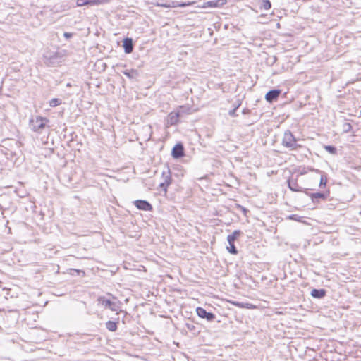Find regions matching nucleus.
Masks as SVG:
<instances>
[{
    "instance_id": "33",
    "label": "nucleus",
    "mask_w": 361,
    "mask_h": 361,
    "mask_svg": "<svg viewBox=\"0 0 361 361\" xmlns=\"http://www.w3.org/2000/svg\"><path fill=\"white\" fill-rule=\"evenodd\" d=\"M276 61V57L274 56V61Z\"/></svg>"
},
{
    "instance_id": "3",
    "label": "nucleus",
    "mask_w": 361,
    "mask_h": 361,
    "mask_svg": "<svg viewBox=\"0 0 361 361\" xmlns=\"http://www.w3.org/2000/svg\"><path fill=\"white\" fill-rule=\"evenodd\" d=\"M161 180L162 181L159 184V188L166 193L167 192V188L172 182L171 173L168 166L162 171Z\"/></svg>"
},
{
    "instance_id": "12",
    "label": "nucleus",
    "mask_w": 361,
    "mask_h": 361,
    "mask_svg": "<svg viewBox=\"0 0 361 361\" xmlns=\"http://www.w3.org/2000/svg\"><path fill=\"white\" fill-rule=\"evenodd\" d=\"M193 4L194 2L192 1L180 2L178 1H170L168 2V6H169V8L185 7Z\"/></svg>"
},
{
    "instance_id": "24",
    "label": "nucleus",
    "mask_w": 361,
    "mask_h": 361,
    "mask_svg": "<svg viewBox=\"0 0 361 361\" xmlns=\"http://www.w3.org/2000/svg\"><path fill=\"white\" fill-rule=\"evenodd\" d=\"M76 4L78 6H87V0H77Z\"/></svg>"
},
{
    "instance_id": "9",
    "label": "nucleus",
    "mask_w": 361,
    "mask_h": 361,
    "mask_svg": "<svg viewBox=\"0 0 361 361\" xmlns=\"http://www.w3.org/2000/svg\"><path fill=\"white\" fill-rule=\"evenodd\" d=\"M281 94V90H269L265 95V99L267 102L271 103L274 101H276Z\"/></svg>"
},
{
    "instance_id": "22",
    "label": "nucleus",
    "mask_w": 361,
    "mask_h": 361,
    "mask_svg": "<svg viewBox=\"0 0 361 361\" xmlns=\"http://www.w3.org/2000/svg\"><path fill=\"white\" fill-rule=\"evenodd\" d=\"M327 183V178L326 175H322L319 182V187H325Z\"/></svg>"
},
{
    "instance_id": "28",
    "label": "nucleus",
    "mask_w": 361,
    "mask_h": 361,
    "mask_svg": "<svg viewBox=\"0 0 361 361\" xmlns=\"http://www.w3.org/2000/svg\"><path fill=\"white\" fill-rule=\"evenodd\" d=\"M299 218L300 216H298V215L296 214H291L288 216V219H291V220H295V221H299Z\"/></svg>"
},
{
    "instance_id": "23",
    "label": "nucleus",
    "mask_w": 361,
    "mask_h": 361,
    "mask_svg": "<svg viewBox=\"0 0 361 361\" xmlns=\"http://www.w3.org/2000/svg\"><path fill=\"white\" fill-rule=\"evenodd\" d=\"M60 100L59 99H52L50 102H49V104L52 107H54V106H58L59 104H60Z\"/></svg>"
},
{
    "instance_id": "26",
    "label": "nucleus",
    "mask_w": 361,
    "mask_h": 361,
    "mask_svg": "<svg viewBox=\"0 0 361 361\" xmlns=\"http://www.w3.org/2000/svg\"><path fill=\"white\" fill-rule=\"evenodd\" d=\"M240 104L237 105L232 110H230L229 112H228V114L231 116H236V111L238 109V108L239 107Z\"/></svg>"
},
{
    "instance_id": "5",
    "label": "nucleus",
    "mask_w": 361,
    "mask_h": 361,
    "mask_svg": "<svg viewBox=\"0 0 361 361\" xmlns=\"http://www.w3.org/2000/svg\"><path fill=\"white\" fill-rule=\"evenodd\" d=\"M98 304L104 306L105 308H109L112 311H117L120 306L119 305L104 296H99L97 299Z\"/></svg>"
},
{
    "instance_id": "16",
    "label": "nucleus",
    "mask_w": 361,
    "mask_h": 361,
    "mask_svg": "<svg viewBox=\"0 0 361 361\" xmlns=\"http://www.w3.org/2000/svg\"><path fill=\"white\" fill-rule=\"evenodd\" d=\"M123 74L127 76L130 79H133L139 75L138 71L135 69L124 70L122 71Z\"/></svg>"
},
{
    "instance_id": "27",
    "label": "nucleus",
    "mask_w": 361,
    "mask_h": 361,
    "mask_svg": "<svg viewBox=\"0 0 361 361\" xmlns=\"http://www.w3.org/2000/svg\"><path fill=\"white\" fill-rule=\"evenodd\" d=\"M185 326L187 327V329L190 331H193L195 329V326L194 324H190V323H186L185 324Z\"/></svg>"
},
{
    "instance_id": "29",
    "label": "nucleus",
    "mask_w": 361,
    "mask_h": 361,
    "mask_svg": "<svg viewBox=\"0 0 361 361\" xmlns=\"http://www.w3.org/2000/svg\"><path fill=\"white\" fill-rule=\"evenodd\" d=\"M238 207H239V208L240 209V210L243 212V214H244L245 215H246V214H247V212H248V210H247L246 208H245L244 207L240 206V205H238Z\"/></svg>"
},
{
    "instance_id": "25",
    "label": "nucleus",
    "mask_w": 361,
    "mask_h": 361,
    "mask_svg": "<svg viewBox=\"0 0 361 361\" xmlns=\"http://www.w3.org/2000/svg\"><path fill=\"white\" fill-rule=\"evenodd\" d=\"M351 128H352V126L349 123H345L343 124V130L345 132H346V133L349 132L351 130Z\"/></svg>"
},
{
    "instance_id": "19",
    "label": "nucleus",
    "mask_w": 361,
    "mask_h": 361,
    "mask_svg": "<svg viewBox=\"0 0 361 361\" xmlns=\"http://www.w3.org/2000/svg\"><path fill=\"white\" fill-rule=\"evenodd\" d=\"M271 7V4L269 0H261L259 1V8L260 9H264V10H269Z\"/></svg>"
},
{
    "instance_id": "6",
    "label": "nucleus",
    "mask_w": 361,
    "mask_h": 361,
    "mask_svg": "<svg viewBox=\"0 0 361 361\" xmlns=\"http://www.w3.org/2000/svg\"><path fill=\"white\" fill-rule=\"evenodd\" d=\"M196 312L200 318L206 319L208 322H212L216 318L214 314L207 312L206 310L200 307L196 308Z\"/></svg>"
},
{
    "instance_id": "30",
    "label": "nucleus",
    "mask_w": 361,
    "mask_h": 361,
    "mask_svg": "<svg viewBox=\"0 0 361 361\" xmlns=\"http://www.w3.org/2000/svg\"><path fill=\"white\" fill-rule=\"evenodd\" d=\"M72 33H70V32H65L63 34V36L66 38V39H68V38H71L72 37Z\"/></svg>"
},
{
    "instance_id": "11",
    "label": "nucleus",
    "mask_w": 361,
    "mask_h": 361,
    "mask_svg": "<svg viewBox=\"0 0 361 361\" xmlns=\"http://www.w3.org/2000/svg\"><path fill=\"white\" fill-rule=\"evenodd\" d=\"M326 295V290L324 288L316 289L314 288L311 290L310 295L317 299H322Z\"/></svg>"
},
{
    "instance_id": "17",
    "label": "nucleus",
    "mask_w": 361,
    "mask_h": 361,
    "mask_svg": "<svg viewBox=\"0 0 361 361\" xmlns=\"http://www.w3.org/2000/svg\"><path fill=\"white\" fill-rule=\"evenodd\" d=\"M118 322L108 321L106 322V328L110 331H116L117 330Z\"/></svg>"
},
{
    "instance_id": "31",
    "label": "nucleus",
    "mask_w": 361,
    "mask_h": 361,
    "mask_svg": "<svg viewBox=\"0 0 361 361\" xmlns=\"http://www.w3.org/2000/svg\"><path fill=\"white\" fill-rule=\"evenodd\" d=\"M161 6L164 8H169V6H168V3L161 4Z\"/></svg>"
},
{
    "instance_id": "10",
    "label": "nucleus",
    "mask_w": 361,
    "mask_h": 361,
    "mask_svg": "<svg viewBox=\"0 0 361 361\" xmlns=\"http://www.w3.org/2000/svg\"><path fill=\"white\" fill-rule=\"evenodd\" d=\"M123 47L126 54H130L133 51V42L131 38H126L123 41Z\"/></svg>"
},
{
    "instance_id": "13",
    "label": "nucleus",
    "mask_w": 361,
    "mask_h": 361,
    "mask_svg": "<svg viewBox=\"0 0 361 361\" xmlns=\"http://www.w3.org/2000/svg\"><path fill=\"white\" fill-rule=\"evenodd\" d=\"M306 194L311 197V200L314 203L318 202L319 199L325 200L326 198V194L324 192H315V193L306 192Z\"/></svg>"
},
{
    "instance_id": "21",
    "label": "nucleus",
    "mask_w": 361,
    "mask_h": 361,
    "mask_svg": "<svg viewBox=\"0 0 361 361\" xmlns=\"http://www.w3.org/2000/svg\"><path fill=\"white\" fill-rule=\"evenodd\" d=\"M324 148L331 154H336L337 152V149L333 145H324Z\"/></svg>"
},
{
    "instance_id": "32",
    "label": "nucleus",
    "mask_w": 361,
    "mask_h": 361,
    "mask_svg": "<svg viewBox=\"0 0 361 361\" xmlns=\"http://www.w3.org/2000/svg\"><path fill=\"white\" fill-rule=\"evenodd\" d=\"M236 305L239 307H244V305L243 304L237 303Z\"/></svg>"
},
{
    "instance_id": "1",
    "label": "nucleus",
    "mask_w": 361,
    "mask_h": 361,
    "mask_svg": "<svg viewBox=\"0 0 361 361\" xmlns=\"http://www.w3.org/2000/svg\"><path fill=\"white\" fill-rule=\"evenodd\" d=\"M282 145L290 150L297 149L300 147V145L298 144L297 139L289 130H286L283 134Z\"/></svg>"
},
{
    "instance_id": "15",
    "label": "nucleus",
    "mask_w": 361,
    "mask_h": 361,
    "mask_svg": "<svg viewBox=\"0 0 361 361\" xmlns=\"http://www.w3.org/2000/svg\"><path fill=\"white\" fill-rule=\"evenodd\" d=\"M288 186L289 189L293 192H301L302 188L300 187L296 180H288Z\"/></svg>"
},
{
    "instance_id": "8",
    "label": "nucleus",
    "mask_w": 361,
    "mask_h": 361,
    "mask_svg": "<svg viewBox=\"0 0 361 361\" xmlns=\"http://www.w3.org/2000/svg\"><path fill=\"white\" fill-rule=\"evenodd\" d=\"M134 205L139 209L143 211L152 210V204L147 200H137L134 202Z\"/></svg>"
},
{
    "instance_id": "4",
    "label": "nucleus",
    "mask_w": 361,
    "mask_h": 361,
    "mask_svg": "<svg viewBox=\"0 0 361 361\" xmlns=\"http://www.w3.org/2000/svg\"><path fill=\"white\" fill-rule=\"evenodd\" d=\"M242 234V232L240 230H235L231 235H228L227 237V241L228 243L229 247H227L228 252L231 254L236 255L238 253V250L235 246V240Z\"/></svg>"
},
{
    "instance_id": "7",
    "label": "nucleus",
    "mask_w": 361,
    "mask_h": 361,
    "mask_svg": "<svg viewBox=\"0 0 361 361\" xmlns=\"http://www.w3.org/2000/svg\"><path fill=\"white\" fill-rule=\"evenodd\" d=\"M171 156L174 159H180L184 156V147L182 143H177L172 149Z\"/></svg>"
},
{
    "instance_id": "2",
    "label": "nucleus",
    "mask_w": 361,
    "mask_h": 361,
    "mask_svg": "<svg viewBox=\"0 0 361 361\" xmlns=\"http://www.w3.org/2000/svg\"><path fill=\"white\" fill-rule=\"evenodd\" d=\"M49 120L44 117L36 116L30 121V126L35 132H41L47 126Z\"/></svg>"
},
{
    "instance_id": "20",
    "label": "nucleus",
    "mask_w": 361,
    "mask_h": 361,
    "mask_svg": "<svg viewBox=\"0 0 361 361\" xmlns=\"http://www.w3.org/2000/svg\"><path fill=\"white\" fill-rule=\"evenodd\" d=\"M87 6H94L103 4L107 2V0H87Z\"/></svg>"
},
{
    "instance_id": "14",
    "label": "nucleus",
    "mask_w": 361,
    "mask_h": 361,
    "mask_svg": "<svg viewBox=\"0 0 361 361\" xmlns=\"http://www.w3.org/2000/svg\"><path fill=\"white\" fill-rule=\"evenodd\" d=\"M224 4V0L209 1L204 3L202 8H216L222 6Z\"/></svg>"
},
{
    "instance_id": "18",
    "label": "nucleus",
    "mask_w": 361,
    "mask_h": 361,
    "mask_svg": "<svg viewBox=\"0 0 361 361\" xmlns=\"http://www.w3.org/2000/svg\"><path fill=\"white\" fill-rule=\"evenodd\" d=\"M179 113H171L169 115V121L171 125L176 124L178 121Z\"/></svg>"
}]
</instances>
